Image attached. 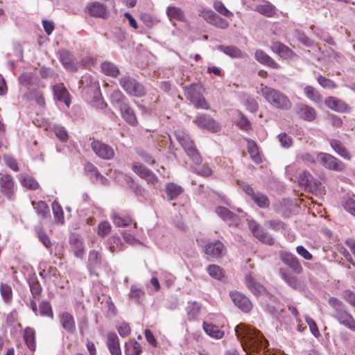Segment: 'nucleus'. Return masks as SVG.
<instances>
[{"label":"nucleus","mask_w":355,"mask_h":355,"mask_svg":"<svg viewBox=\"0 0 355 355\" xmlns=\"http://www.w3.org/2000/svg\"><path fill=\"white\" fill-rule=\"evenodd\" d=\"M225 247L219 240L210 241L203 246V252L212 258H220L225 253Z\"/></svg>","instance_id":"nucleus-12"},{"label":"nucleus","mask_w":355,"mask_h":355,"mask_svg":"<svg viewBox=\"0 0 355 355\" xmlns=\"http://www.w3.org/2000/svg\"><path fill=\"white\" fill-rule=\"evenodd\" d=\"M132 171L141 178L145 180L148 184L155 185L158 182L157 177L140 162H135L132 166Z\"/></svg>","instance_id":"nucleus-11"},{"label":"nucleus","mask_w":355,"mask_h":355,"mask_svg":"<svg viewBox=\"0 0 355 355\" xmlns=\"http://www.w3.org/2000/svg\"><path fill=\"white\" fill-rule=\"evenodd\" d=\"M60 61L64 66V67L70 71H76L78 67L76 64L74 62L72 54L66 51L62 50L60 53Z\"/></svg>","instance_id":"nucleus-27"},{"label":"nucleus","mask_w":355,"mask_h":355,"mask_svg":"<svg viewBox=\"0 0 355 355\" xmlns=\"http://www.w3.org/2000/svg\"><path fill=\"white\" fill-rule=\"evenodd\" d=\"M59 320L62 327L69 333H73L76 330V322L73 316L67 311L61 312L59 315Z\"/></svg>","instance_id":"nucleus-20"},{"label":"nucleus","mask_w":355,"mask_h":355,"mask_svg":"<svg viewBox=\"0 0 355 355\" xmlns=\"http://www.w3.org/2000/svg\"><path fill=\"white\" fill-rule=\"evenodd\" d=\"M193 122L200 128L207 129L212 132H217L220 130L219 123L207 114L198 116Z\"/></svg>","instance_id":"nucleus-13"},{"label":"nucleus","mask_w":355,"mask_h":355,"mask_svg":"<svg viewBox=\"0 0 355 355\" xmlns=\"http://www.w3.org/2000/svg\"><path fill=\"white\" fill-rule=\"evenodd\" d=\"M122 118L130 125L136 126L138 124V121L135 113L134 110L129 105L128 103L121 105L119 108Z\"/></svg>","instance_id":"nucleus-24"},{"label":"nucleus","mask_w":355,"mask_h":355,"mask_svg":"<svg viewBox=\"0 0 355 355\" xmlns=\"http://www.w3.org/2000/svg\"><path fill=\"white\" fill-rule=\"evenodd\" d=\"M299 183L300 185L304 186L306 190L312 193L316 191L320 185L317 180L306 170L300 174Z\"/></svg>","instance_id":"nucleus-16"},{"label":"nucleus","mask_w":355,"mask_h":355,"mask_svg":"<svg viewBox=\"0 0 355 355\" xmlns=\"http://www.w3.org/2000/svg\"><path fill=\"white\" fill-rule=\"evenodd\" d=\"M255 59L261 64L266 65L272 69H279V64L276 62L271 57L267 55L262 50H257L255 52Z\"/></svg>","instance_id":"nucleus-30"},{"label":"nucleus","mask_w":355,"mask_h":355,"mask_svg":"<svg viewBox=\"0 0 355 355\" xmlns=\"http://www.w3.org/2000/svg\"><path fill=\"white\" fill-rule=\"evenodd\" d=\"M52 209L56 222L63 224L64 222V213L60 205L58 202L54 201L52 203Z\"/></svg>","instance_id":"nucleus-47"},{"label":"nucleus","mask_w":355,"mask_h":355,"mask_svg":"<svg viewBox=\"0 0 355 355\" xmlns=\"http://www.w3.org/2000/svg\"><path fill=\"white\" fill-rule=\"evenodd\" d=\"M214 8L220 15L232 19L234 17V14L230 12L225 5L220 1H216L214 3Z\"/></svg>","instance_id":"nucleus-49"},{"label":"nucleus","mask_w":355,"mask_h":355,"mask_svg":"<svg viewBox=\"0 0 355 355\" xmlns=\"http://www.w3.org/2000/svg\"><path fill=\"white\" fill-rule=\"evenodd\" d=\"M245 282L247 287L256 296H259L266 291L264 286L257 282L250 273L246 275L245 277Z\"/></svg>","instance_id":"nucleus-23"},{"label":"nucleus","mask_w":355,"mask_h":355,"mask_svg":"<svg viewBox=\"0 0 355 355\" xmlns=\"http://www.w3.org/2000/svg\"><path fill=\"white\" fill-rule=\"evenodd\" d=\"M295 112L300 119L307 121H313L317 116L313 107L304 103L296 105Z\"/></svg>","instance_id":"nucleus-17"},{"label":"nucleus","mask_w":355,"mask_h":355,"mask_svg":"<svg viewBox=\"0 0 355 355\" xmlns=\"http://www.w3.org/2000/svg\"><path fill=\"white\" fill-rule=\"evenodd\" d=\"M125 355H140L142 348L140 344L135 339L129 340L125 343Z\"/></svg>","instance_id":"nucleus-35"},{"label":"nucleus","mask_w":355,"mask_h":355,"mask_svg":"<svg viewBox=\"0 0 355 355\" xmlns=\"http://www.w3.org/2000/svg\"><path fill=\"white\" fill-rule=\"evenodd\" d=\"M166 193L169 200L176 199L183 191V188L175 183H168L166 185Z\"/></svg>","instance_id":"nucleus-33"},{"label":"nucleus","mask_w":355,"mask_h":355,"mask_svg":"<svg viewBox=\"0 0 355 355\" xmlns=\"http://www.w3.org/2000/svg\"><path fill=\"white\" fill-rule=\"evenodd\" d=\"M175 135L177 140L194 164H201L202 162V158L190 137L182 132H177Z\"/></svg>","instance_id":"nucleus-5"},{"label":"nucleus","mask_w":355,"mask_h":355,"mask_svg":"<svg viewBox=\"0 0 355 355\" xmlns=\"http://www.w3.org/2000/svg\"><path fill=\"white\" fill-rule=\"evenodd\" d=\"M23 338L28 349L33 354L36 350L35 331L32 327H26L24 330Z\"/></svg>","instance_id":"nucleus-26"},{"label":"nucleus","mask_w":355,"mask_h":355,"mask_svg":"<svg viewBox=\"0 0 355 355\" xmlns=\"http://www.w3.org/2000/svg\"><path fill=\"white\" fill-rule=\"evenodd\" d=\"M342 205L347 211L355 216V201L353 199L350 198H344L342 200Z\"/></svg>","instance_id":"nucleus-56"},{"label":"nucleus","mask_w":355,"mask_h":355,"mask_svg":"<svg viewBox=\"0 0 355 355\" xmlns=\"http://www.w3.org/2000/svg\"><path fill=\"white\" fill-rule=\"evenodd\" d=\"M202 92L203 88L200 84L193 83L185 87L184 95L195 107L209 110V104L203 96Z\"/></svg>","instance_id":"nucleus-4"},{"label":"nucleus","mask_w":355,"mask_h":355,"mask_svg":"<svg viewBox=\"0 0 355 355\" xmlns=\"http://www.w3.org/2000/svg\"><path fill=\"white\" fill-rule=\"evenodd\" d=\"M140 18L143 23L148 28H152L157 24V20L148 13L141 14Z\"/></svg>","instance_id":"nucleus-59"},{"label":"nucleus","mask_w":355,"mask_h":355,"mask_svg":"<svg viewBox=\"0 0 355 355\" xmlns=\"http://www.w3.org/2000/svg\"><path fill=\"white\" fill-rule=\"evenodd\" d=\"M272 51L281 58L287 59L293 55V51L286 45L279 42H273L271 44Z\"/></svg>","instance_id":"nucleus-31"},{"label":"nucleus","mask_w":355,"mask_h":355,"mask_svg":"<svg viewBox=\"0 0 355 355\" xmlns=\"http://www.w3.org/2000/svg\"><path fill=\"white\" fill-rule=\"evenodd\" d=\"M20 182L21 185L30 190H36L39 188V184L34 178L27 174H21Z\"/></svg>","instance_id":"nucleus-39"},{"label":"nucleus","mask_w":355,"mask_h":355,"mask_svg":"<svg viewBox=\"0 0 355 355\" xmlns=\"http://www.w3.org/2000/svg\"><path fill=\"white\" fill-rule=\"evenodd\" d=\"M119 84L129 95L136 97H142L145 96L146 93L145 87L130 76L121 77L119 79Z\"/></svg>","instance_id":"nucleus-7"},{"label":"nucleus","mask_w":355,"mask_h":355,"mask_svg":"<svg viewBox=\"0 0 355 355\" xmlns=\"http://www.w3.org/2000/svg\"><path fill=\"white\" fill-rule=\"evenodd\" d=\"M248 152L250 155L252 159L257 164H259L262 162L261 157L260 155L257 144L255 141L248 139Z\"/></svg>","instance_id":"nucleus-34"},{"label":"nucleus","mask_w":355,"mask_h":355,"mask_svg":"<svg viewBox=\"0 0 355 355\" xmlns=\"http://www.w3.org/2000/svg\"><path fill=\"white\" fill-rule=\"evenodd\" d=\"M3 161L6 165L15 172L19 171L17 162L15 157L9 155H3Z\"/></svg>","instance_id":"nucleus-55"},{"label":"nucleus","mask_w":355,"mask_h":355,"mask_svg":"<svg viewBox=\"0 0 355 355\" xmlns=\"http://www.w3.org/2000/svg\"><path fill=\"white\" fill-rule=\"evenodd\" d=\"M329 144L340 157L347 161H350L352 159L349 151L342 141L338 139H332L329 140Z\"/></svg>","instance_id":"nucleus-22"},{"label":"nucleus","mask_w":355,"mask_h":355,"mask_svg":"<svg viewBox=\"0 0 355 355\" xmlns=\"http://www.w3.org/2000/svg\"><path fill=\"white\" fill-rule=\"evenodd\" d=\"M329 305L334 309L333 318L342 326L355 332V319L345 309L343 302L339 299L331 297L328 300Z\"/></svg>","instance_id":"nucleus-2"},{"label":"nucleus","mask_w":355,"mask_h":355,"mask_svg":"<svg viewBox=\"0 0 355 355\" xmlns=\"http://www.w3.org/2000/svg\"><path fill=\"white\" fill-rule=\"evenodd\" d=\"M254 10L268 17H273L277 15L275 6L269 1H265L263 4L257 5Z\"/></svg>","instance_id":"nucleus-32"},{"label":"nucleus","mask_w":355,"mask_h":355,"mask_svg":"<svg viewBox=\"0 0 355 355\" xmlns=\"http://www.w3.org/2000/svg\"><path fill=\"white\" fill-rule=\"evenodd\" d=\"M117 331L121 337H127L130 334L131 328L128 323L123 322L119 324Z\"/></svg>","instance_id":"nucleus-60"},{"label":"nucleus","mask_w":355,"mask_h":355,"mask_svg":"<svg viewBox=\"0 0 355 355\" xmlns=\"http://www.w3.org/2000/svg\"><path fill=\"white\" fill-rule=\"evenodd\" d=\"M261 92L266 101L272 107L281 110H288L291 107L292 103L288 96L279 90L263 86L261 89Z\"/></svg>","instance_id":"nucleus-3"},{"label":"nucleus","mask_w":355,"mask_h":355,"mask_svg":"<svg viewBox=\"0 0 355 355\" xmlns=\"http://www.w3.org/2000/svg\"><path fill=\"white\" fill-rule=\"evenodd\" d=\"M111 218L114 225L118 227H125L132 223V218L129 216H122L118 214H114Z\"/></svg>","instance_id":"nucleus-44"},{"label":"nucleus","mask_w":355,"mask_h":355,"mask_svg":"<svg viewBox=\"0 0 355 355\" xmlns=\"http://www.w3.org/2000/svg\"><path fill=\"white\" fill-rule=\"evenodd\" d=\"M279 256L282 262L288 266L298 259L293 254L288 252H281Z\"/></svg>","instance_id":"nucleus-57"},{"label":"nucleus","mask_w":355,"mask_h":355,"mask_svg":"<svg viewBox=\"0 0 355 355\" xmlns=\"http://www.w3.org/2000/svg\"><path fill=\"white\" fill-rule=\"evenodd\" d=\"M53 92L55 98L64 103L69 107L71 104V98L69 92L63 83H58L53 87Z\"/></svg>","instance_id":"nucleus-19"},{"label":"nucleus","mask_w":355,"mask_h":355,"mask_svg":"<svg viewBox=\"0 0 355 355\" xmlns=\"http://www.w3.org/2000/svg\"><path fill=\"white\" fill-rule=\"evenodd\" d=\"M202 309V304L196 301L189 302L185 311L187 313V319L189 321L196 320L200 315Z\"/></svg>","instance_id":"nucleus-29"},{"label":"nucleus","mask_w":355,"mask_h":355,"mask_svg":"<svg viewBox=\"0 0 355 355\" xmlns=\"http://www.w3.org/2000/svg\"><path fill=\"white\" fill-rule=\"evenodd\" d=\"M281 277L293 289H298L301 286V282L299 279L293 275L286 268H280L279 270Z\"/></svg>","instance_id":"nucleus-28"},{"label":"nucleus","mask_w":355,"mask_h":355,"mask_svg":"<svg viewBox=\"0 0 355 355\" xmlns=\"http://www.w3.org/2000/svg\"><path fill=\"white\" fill-rule=\"evenodd\" d=\"M319 85L325 89H334L337 85L334 80L320 75L317 78Z\"/></svg>","instance_id":"nucleus-52"},{"label":"nucleus","mask_w":355,"mask_h":355,"mask_svg":"<svg viewBox=\"0 0 355 355\" xmlns=\"http://www.w3.org/2000/svg\"><path fill=\"white\" fill-rule=\"evenodd\" d=\"M235 334L248 355H265L268 342L260 331L240 323L235 327Z\"/></svg>","instance_id":"nucleus-1"},{"label":"nucleus","mask_w":355,"mask_h":355,"mask_svg":"<svg viewBox=\"0 0 355 355\" xmlns=\"http://www.w3.org/2000/svg\"><path fill=\"white\" fill-rule=\"evenodd\" d=\"M212 24L223 29H225L229 26V23L227 21L217 15H216L215 17L214 18Z\"/></svg>","instance_id":"nucleus-62"},{"label":"nucleus","mask_w":355,"mask_h":355,"mask_svg":"<svg viewBox=\"0 0 355 355\" xmlns=\"http://www.w3.org/2000/svg\"><path fill=\"white\" fill-rule=\"evenodd\" d=\"M38 215H40L42 218H46L49 215V208L47 204L42 201L40 200L34 207Z\"/></svg>","instance_id":"nucleus-51"},{"label":"nucleus","mask_w":355,"mask_h":355,"mask_svg":"<svg viewBox=\"0 0 355 355\" xmlns=\"http://www.w3.org/2000/svg\"><path fill=\"white\" fill-rule=\"evenodd\" d=\"M91 148L95 155L103 159L110 160L114 157L113 148L101 140H93L91 143Z\"/></svg>","instance_id":"nucleus-9"},{"label":"nucleus","mask_w":355,"mask_h":355,"mask_svg":"<svg viewBox=\"0 0 355 355\" xmlns=\"http://www.w3.org/2000/svg\"><path fill=\"white\" fill-rule=\"evenodd\" d=\"M226 55L233 58H241L243 57V53L240 49L235 46H224L222 45L219 47Z\"/></svg>","instance_id":"nucleus-40"},{"label":"nucleus","mask_w":355,"mask_h":355,"mask_svg":"<svg viewBox=\"0 0 355 355\" xmlns=\"http://www.w3.org/2000/svg\"><path fill=\"white\" fill-rule=\"evenodd\" d=\"M106 345L111 355H121L119 338L116 333H107Z\"/></svg>","instance_id":"nucleus-21"},{"label":"nucleus","mask_w":355,"mask_h":355,"mask_svg":"<svg viewBox=\"0 0 355 355\" xmlns=\"http://www.w3.org/2000/svg\"><path fill=\"white\" fill-rule=\"evenodd\" d=\"M317 160L329 170L340 172L346 168L343 161L329 153H319L317 155Z\"/></svg>","instance_id":"nucleus-8"},{"label":"nucleus","mask_w":355,"mask_h":355,"mask_svg":"<svg viewBox=\"0 0 355 355\" xmlns=\"http://www.w3.org/2000/svg\"><path fill=\"white\" fill-rule=\"evenodd\" d=\"M304 92L306 98L313 102H319L321 100V95L320 92L313 86H306L304 89Z\"/></svg>","instance_id":"nucleus-43"},{"label":"nucleus","mask_w":355,"mask_h":355,"mask_svg":"<svg viewBox=\"0 0 355 355\" xmlns=\"http://www.w3.org/2000/svg\"><path fill=\"white\" fill-rule=\"evenodd\" d=\"M17 184L13 176L7 173H0V193L10 201L16 198Z\"/></svg>","instance_id":"nucleus-6"},{"label":"nucleus","mask_w":355,"mask_h":355,"mask_svg":"<svg viewBox=\"0 0 355 355\" xmlns=\"http://www.w3.org/2000/svg\"><path fill=\"white\" fill-rule=\"evenodd\" d=\"M40 315L53 319V311L51 303L46 300H42L39 304Z\"/></svg>","instance_id":"nucleus-42"},{"label":"nucleus","mask_w":355,"mask_h":355,"mask_svg":"<svg viewBox=\"0 0 355 355\" xmlns=\"http://www.w3.org/2000/svg\"><path fill=\"white\" fill-rule=\"evenodd\" d=\"M111 228L112 227L109 222L103 221L100 223L98 226V234L101 237H104L110 232Z\"/></svg>","instance_id":"nucleus-58"},{"label":"nucleus","mask_w":355,"mask_h":355,"mask_svg":"<svg viewBox=\"0 0 355 355\" xmlns=\"http://www.w3.org/2000/svg\"><path fill=\"white\" fill-rule=\"evenodd\" d=\"M101 68L103 73L114 78L117 77L120 73L118 67L112 62L108 61L103 62L101 65Z\"/></svg>","instance_id":"nucleus-38"},{"label":"nucleus","mask_w":355,"mask_h":355,"mask_svg":"<svg viewBox=\"0 0 355 355\" xmlns=\"http://www.w3.org/2000/svg\"><path fill=\"white\" fill-rule=\"evenodd\" d=\"M202 328L208 336L215 339H221L225 335V332L222 327H220L212 323L203 322Z\"/></svg>","instance_id":"nucleus-25"},{"label":"nucleus","mask_w":355,"mask_h":355,"mask_svg":"<svg viewBox=\"0 0 355 355\" xmlns=\"http://www.w3.org/2000/svg\"><path fill=\"white\" fill-rule=\"evenodd\" d=\"M207 270L211 277L216 279H221L224 277L223 269L218 265H209Z\"/></svg>","instance_id":"nucleus-48"},{"label":"nucleus","mask_w":355,"mask_h":355,"mask_svg":"<svg viewBox=\"0 0 355 355\" xmlns=\"http://www.w3.org/2000/svg\"><path fill=\"white\" fill-rule=\"evenodd\" d=\"M278 139L281 145L284 148H288L292 144V139L286 133H281L278 136Z\"/></svg>","instance_id":"nucleus-64"},{"label":"nucleus","mask_w":355,"mask_h":355,"mask_svg":"<svg viewBox=\"0 0 355 355\" xmlns=\"http://www.w3.org/2000/svg\"><path fill=\"white\" fill-rule=\"evenodd\" d=\"M242 188L245 194L249 196L259 207L262 209L269 207L270 200L267 196L259 192L255 193L253 188L249 184H244Z\"/></svg>","instance_id":"nucleus-10"},{"label":"nucleus","mask_w":355,"mask_h":355,"mask_svg":"<svg viewBox=\"0 0 355 355\" xmlns=\"http://www.w3.org/2000/svg\"><path fill=\"white\" fill-rule=\"evenodd\" d=\"M30 291L34 298L38 299L42 293V286L37 279H31L28 282Z\"/></svg>","instance_id":"nucleus-45"},{"label":"nucleus","mask_w":355,"mask_h":355,"mask_svg":"<svg viewBox=\"0 0 355 355\" xmlns=\"http://www.w3.org/2000/svg\"><path fill=\"white\" fill-rule=\"evenodd\" d=\"M254 236L262 243H264L270 245H273L275 243L272 236L268 232H265L262 228L261 229V231H259V232L257 233L254 235Z\"/></svg>","instance_id":"nucleus-53"},{"label":"nucleus","mask_w":355,"mask_h":355,"mask_svg":"<svg viewBox=\"0 0 355 355\" xmlns=\"http://www.w3.org/2000/svg\"><path fill=\"white\" fill-rule=\"evenodd\" d=\"M130 293L131 297L132 299H135L137 302H140L141 300H142L145 295L144 292L141 289L136 286H132Z\"/></svg>","instance_id":"nucleus-61"},{"label":"nucleus","mask_w":355,"mask_h":355,"mask_svg":"<svg viewBox=\"0 0 355 355\" xmlns=\"http://www.w3.org/2000/svg\"><path fill=\"white\" fill-rule=\"evenodd\" d=\"M200 164L193 166V172L202 177H209L212 174L211 168L207 164L200 166Z\"/></svg>","instance_id":"nucleus-54"},{"label":"nucleus","mask_w":355,"mask_h":355,"mask_svg":"<svg viewBox=\"0 0 355 355\" xmlns=\"http://www.w3.org/2000/svg\"><path fill=\"white\" fill-rule=\"evenodd\" d=\"M71 246L75 255L77 257H82L84 254L83 242L77 238H73L71 240Z\"/></svg>","instance_id":"nucleus-46"},{"label":"nucleus","mask_w":355,"mask_h":355,"mask_svg":"<svg viewBox=\"0 0 355 355\" xmlns=\"http://www.w3.org/2000/svg\"><path fill=\"white\" fill-rule=\"evenodd\" d=\"M110 103L114 106H117L119 108L121 107V105H125L126 103H128L126 102L125 96L119 89H116V90L113 91L112 92V94H110Z\"/></svg>","instance_id":"nucleus-37"},{"label":"nucleus","mask_w":355,"mask_h":355,"mask_svg":"<svg viewBox=\"0 0 355 355\" xmlns=\"http://www.w3.org/2000/svg\"><path fill=\"white\" fill-rule=\"evenodd\" d=\"M0 294L6 304H10L12 300L13 293L10 285L5 283L0 284Z\"/></svg>","instance_id":"nucleus-41"},{"label":"nucleus","mask_w":355,"mask_h":355,"mask_svg":"<svg viewBox=\"0 0 355 355\" xmlns=\"http://www.w3.org/2000/svg\"><path fill=\"white\" fill-rule=\"evenodd\" d=\"M85 10L92 17L102 19H107L109 17V11L107 6L98 1L89 3Z\"/></svg>","instance_id":"nucleus-14"},{"label":"nucleus","mask_w":355,"mask_h":355,"mask_svg":"<svg viewBox=\"0 0 355 355\" xmlns=\"http://www.w3.org/2000/svg\"><path fill=\"white\" fill-rule=\"evenodd\" d=\"M216 212L224 220H232L235 216L234 214L230 211L227 208L224 207H217Z\"/></svg>","instance_id":"nucleus-50"},{"label":"nucleus","mask_w":355,"mask_h":355,"mask_svg":"<svg viewBox=\"0 0 355 355\" xmlns=\"http://www.w3.org/2000/svg\"><path fill=\"white\" fill-rule=\"evenodd\" d=\"M324 104L329 109L337 112L345 113L349 111V107L345 102L334 96L326 98Z\"/></svg>","instance_id":"nucleus-18"},{"label":"nucleus","mask_w":355,"mask_h":355,"mask_svg":"<svg viewBox=\"0 0 355 355\" xmlns=\"http://www.w3.org/2000/svg\"><path fill=\"white\" fill-rule=\"evenodd\" d=\"M230 295L234 304L242 311L248 313L252 309V302L243 294L238 291H233L230 293Z\"/></svg>","instance_id":"nucleus-15"},{"label":"nucleus","mask_w":355,"mask_h":355,"mask_svg":"<svg viewBox=\"0 0 355 355\" xmlns=\"http://www.w3.org/2000/svg\"><path fill=\"white\" fill-rule=\"evenodd\" d=\"M166 14L169 19H175L180 21H185L186 17L182 10L175 6H168L166 9Z\"/></svg>","instance_id":"nucleus-36"},{"label":"nucleus","mask_w":355,"mask_h":355,"mask_svg":"<svg viewBox=\"0 0 355 355\" xmlns=\"http://www.w3.org/2000/svg\"><path fill=\"white\" fill-rule=\"evenodd\" d=\"M343 299L351 306L355 308V293L349 290L343 292Z\"/></svg>","instance_id":"nucleus-63"}]
</instances>
